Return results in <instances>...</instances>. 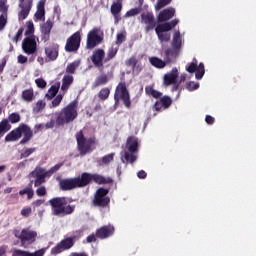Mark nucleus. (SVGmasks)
Returning <instances> with one entry per match:
<instances>
[{"label": "nucleus", "mask_w": 256, "mask_h": 256, "mask_svg": "<svg viewBox=\"0 0 256 256\" xmlns=\"http://www.w3.org/2000/svg\"><path fill=\"white\" fill-rule=\"evenodd\" d=\"M137 151H139V140L135 137L128 138L126 147L120 154L122 163H135Z\"/></svg>", "instance_id": "nucleus-1"}, {"label": "nucleus", "mask_w": 256, "mask_h": 256, "mask_svg": "<svg viewBox=\"0 0 256 256\" xmlns=\"http://www.w3.org/2000/svg\"><path fill=\"white\" fill-rule=\"evenodd\" d=\"M75 119H77V101L74 100L61 110L56 123L58 125H65V123H71Z\"/></svg>", "instance_id": "nucleus-2"}, {"label": "nucleus", "mask_w": 256, "mask_h": 256, "mask_svg": "<svg viewBox=\"0 0 256 256\" xmlns=\"http://www.w3.org/2000/svg\"><path fill=\"white\" fill-rule=\"evenodd\" d=\"M49 203L52 206L53 215H58L59 217L71 215L75 211V206L67 205L65 198H54Z\"/></svg>", "instance_id": "nucleus-3"}, {"label": "nucleus", "mask_w": 256, "mask_h": 256, "mask_svg": "<svg viewBox=\"0 0 256 256\" xmlns=\"http://www.w3.org/2000/svg\"><path fill=\"white\" fill-rule=\"evenodd\" d=\"M23 135V139L21 140V143H27L32 137L33 132H31V128L27 127L26 125H22L18 127L16 130H13L10 132L5 140L6 141H18V139H21V136Z\"/></svg>", "instance_id": "nucleus-4"}, {"label": "nucleus", "mask_w": 256, "mask_h": 256, "mask_svg": "<svg viewBox=\"0 0 256 256\" xmlns=\"http://www.w3.org/2000/svg\"><path fill=\"white\" fill-rule=\"evenodd\" d=\"M177 23H179V20L175 19L171 22L160 24L155 28L156 35L161 43H167L171 39L169 31H171Z\"/></svg>", "instance_id": "nucleus-5"}, {"label": "nucleus", "mask_w": 256, "mask_h": 256, "mask_svg": "<svg viewBox=\"0 0 256 256\" xmlns=\"http://www.w3.org/2000/svg\"><path fill=\"white\" fill-rule=\"evenodd\" d=\"M88 179L87 176H84L83 174L81 176H78L76 178H70V179H64L60 181V189L63 191H70V189H76V187H85L86 180Z\"/></svg>", "instance_id": "nucleus-6"}, {"label": "nucleus", "mask_w": 256, "mask_h": 256, "mask_svg": "<svg viewBox=\"0 0 256 256\" xmlns=\"http://www.w3.org/2000/svg\"><path fill=\"white\" fill-rule=\"evenodd\" d=\"M103 41V31L100 28H94L88 32L86 47L95 49Z\"/></svg>", "instance_id": "nucleus-7"}, {"label": "nucleus", "mask_w": 256, "mask_h": 256, "mask_svg": "<svg viewBox=\"0 0 256 256\" xmlns=\"http://www.w3.org/2000/svg\"><path fill=\"white\" fill-rule=\"evenodd\" d=\"M181 45H183V38L181 37V33L179 31L174 33L172 47L173 50L166 51V57L168 61L171 59H175L179 55V50L181 49Z\"/></svg>", "instance_id": "nucleus-8"}, {"label": "nucleus", "mask_w": 256, "mask_h": 256, "mask_svg": "<svg viewBox=\"0 0 256 256\" xmlns=\"http://www.w3.org/2000/svg\"><path fill=\"white\" fill-rule=\"evenodd\" d=\"M16 237L20 239L22 247H29V245L35 243L37 239V232L26 228L23 229L20 234H16Z\"/></svg>", "instance_id": "nucleus-9"}, {"label": "nucleus", "mask_w": 256, "mask_h": 256, "mask_svg": "<svg viewBox=\"0 0 256 256\" xmlns=\"http://www.w3.org/2000/svg\"><path fill=\"white\" fill-rule=\"evenodd\" d=\"M114 99L116 103H119V101H123L125 107H131V101L129 100V92L127 91V86H125V83H119Z\"/></svg>", "instance_id": "nucleus-10"}, {"label": "nucleus", "mask_w": 256, "mask_h": 256, "mask_svg": "<svg viewBox=\"0 0 256 256\" xmlns=\"http://www.w3.org/2000/svg\"><path fill=\"white\" fill-rule=\"evenodd\" d=\"M76 139L78 143V149L81 155H87L91 151V147H93V139H85L83 136V132H78L76 134Z\"/></svg>", "instance_id": "nucleus-11"}, {"label": "nucleus", "mask_w": 256, "mask_h": 256, "mask_svg": "<svg viewBox=\"0 0 256 256\" xmlns=\"http://www.w3.org/2000/svg\"><path fill=\"white\" fill-rule=\"evenodd\" d=\"M81 45V32H75L70 38L67 39L65 50L68 53L77 51Z\"/></svg>", "instance_id": "nucleus-12"}, {"label": "nucleus", "mask_w": 256, "mask_h": 256, "mask_svg": "<svg viewBox=\"0 0 256 256\" xmlns=\"http://www.w3.org/2000/svg\"><path fill=\"white\" fill-rule=\"evenodd\" d=\"M22 49L26 55H33L37 51V38L35 36L26 37L23 40Z\"/></svg>", "instance_id": "nucleus-13"}, {"label": "nucleus", "mask_w": 256, "mask_h": 256, "mask_svg": "<svg viewBox=\"0 0 256 256\" xmlns=\"http://www.w3.org/2000/svg\"><path fill=\"white\" fill-rule=\"evenodd\" d=\"M109 190L100 188L96 191L94 198V205L98 207H105V205H109L110 199L107 197Z\"/></svg>", "instance_id": "nucleus-14"}, {"label": "nucleus", "mask_w": 256, "mask_h": 256, "mask_svg": "<svg viewBox=\"0 0 256 256\" xmlns=\"http://www.w3.org/2000/svg\"><path fill=\"white\" fill-rule=\"evenodd\" d=\"M19 7L21 11L18 14L19 21H25L29 17L31 7H33V0H19Z\"/></svg>", "instance_id": "nucleus-15"}, {"label": "nucleus", "mask_w": 256, "mask_h": 256, "mask_svg": "<svg viewBox=\"0 0 256 256\" xmlns=\"http://www.w3.org/2000/svg\"><path fill=\"white\" fill-rule=\"evenodd\" d=\"M71 247H73V239L66 238L52 248L51 254L59 255V253H63V251H67V249H71Z\"/></svg>", "instance_id": "nucleus-16"}, {"label": "nucleus", "mask_w": 256, "mask_h": 256, "mask_svg": "<svg viewBox=\"0 0 256 256\" xmlns=\"http://www.w3.org/2000/svg\"><path fill=\"white\" fill-rule=\"evenodd\" d=\"M30 177H35L34 185L39 187L42 183H45V177H49L47 171L43 168H36L30 173Z\"/></svg>", "instance_id": "nucleus-17"}, {"label": "nucleus", "mask_w": 256, "mask_h": 256, "mask_svg": "<svg viewBox=\"0 0 256 256\" xmlns=\"http://www.w3.org/2000/svg\"><path fill=\"white\" fill-rule=\"evenodd\" d=\"M141 21L146 25L145 31L146 33H149V31H153L155 29V18L153 16V13L148 12L141 15Z\"/></svg>", "instance_id": "nucleus-18"}, {"label": "nucleus", "mask_w": 256, "mask_h": 256, "mask_svg": "<svg viewBox=\"0 0 256 256\" xmlns=\"http://www.w3.org/2000/svg\"><path fill=\"white\" fill-rule=\"evenodd\" d=\"M193 73L197 81H201V79L205 77V64H203V62L198 64L197 59L195 58L193 59Z\"/></svg>", "instance_id": "nucleus-19"}, {"label": "nucleus", "mask_w": 256, "mask_h": 256, "mask_svg": "<svg viewBox=\"0 0 256 256\" xmlns=\"http://www.w3.org/2000/svg\"><path fill=\"white\" fill-rule=\"evenodd\" d=\"M171 103H173V101L168 96H164L156 101L154 109L155 111H164V109H168L171 106Z\"/></svg>", "instance_id": "nucleus-20"}, {"label": "nucleus", "mask_w": 256, "mask_h": 256, "mask_svg": "<svg viewBox=\"0 0 256 256\" xmlns=\"http://www.w3.org/2000/svg\"><path fill=\"white\" fill-rule=\"evenodd\" d=\"M177 77H179V70L173 68L170 73L164 75V85H175L177 83Z\"/></svg>", "instance_id": "nucleus-21"}, {"label": "nucleus", "mask_w": 256, "mask_h": 256, "mask_svg": "<svg viewBox=\"0 0 256 256\" xmlns=\"http://www.w3.org/2000/svg\"><path fill=\"white\" fill-rule=\"evenodd\" d=\"M45 20V0H40L37 3V11L34 14V21H44Z\"/></svg>", "instance_id": "nucleus-22"}, {"label": "nucleus", "mask_w": 256, "mask_h": 256, "mask_svg": "<svg viewBox=\"0 0 256 256\" xmlns=\"http://www.w3.org/2000/svg\"><path fill=\"white\" fill-rule=\"evenodd\" d=\"M173 17H175V9L168 8L159 13L158 21L159 23H165V21H169V19H173Z\"/></svg>", "instance_id": "nucleus-23"}, {"label": "nucleus", "mask_w": 256, "mask_h": 256, "mask_svg": "<svg viewBox=\"0 0 256 256\" xmlns=\"http://www.w3.org/2000/svg\"><path fill=\"white\" fill-rule=\"evenodd\" d=\"M114 231L115 228L113 226H104L97 231L96 235L100 239H107V237L113 235Z\"/></svg>", "instance_id": "nucleus-24"}, {"label": "nucleus", "mask_w": 256, "mask_h": 256, "mask_svg": "<svg viewBox=\"0 0 256 256\" xmlns=\"http://www.w3.org/2000/svg\"><path fill=\"white\" fill-rule=\"evenodd\" d=\"M83 179L85 180V177H88L86 180L85 186L89 185L91 181H94L95 183H98L101 185L102 183H105V178L103 176L97 175V174H89V173H83L82 174Z\"/></svg>", "instance_id": "nucleus-25"}, {"label": "nucleus", "mask_w": 256, "mask_h": 256, "mask_svg": "<svg viewBox=\"0 0 256 256\" xmlns=\"http://www.w3.org/2000/svg\"><path fill=\"white\" fill-rule=\"evenodd\" d=\"M45 255V249H40L34 253L29 251H23L19 249H15L12 251V256H43Z\"/></svg>", "instance_id": "nucleus-26"}, {"label": "nucleus", "mask_w": 256, "mask_h": 256, "mask_svg": "<svg viewBox=\"0 0 256 256\" xmlns=\"http://www.w3.org/2000/svg\"><path fill=\"white\" fill-rule=\"evenodd\" d=\"M171 60L172 59L169 60L167 58V61L165 62L161 58H157V57L149 58V61H150L151 65L153 67H156V69H163V68H165V65H167V63H170Z\"/></svg>", "instance_id": "nucleus-27"}, {"label": "nucleus", "mask_w": 256, "mask_h": 256, "mask_svg": "<svg viewBox=\"0 0 256 256\" xmlns=\"http://www.w3.org/2000/svg\"><path fill=\"white\" fill-rule=\"evenodd\" d=\"M45 54L49 61H55L59 55V51L57 50V46H50L45 49Z\"/></svg>", "instance_id": "nucleus-28"}, {"label": "nucleus", "mask_w": 256, "mask_h": 256, "mask_svg": "<svg viewBox=\"0 0 256 256\" xmlns=\"http://www.w3.org/2000/svg\"><path fill=\"white\" fill-rule=\"evenodd\" d=\"M104 57L105 52L103 50H96L92 58L94 65H97V67H101V65H103Z\"/></svg>", "instance_id": "nucleus-29"}, {"label": "nucleus", "mask_w": 256, "mask_h": 256, "mask_svg": "<svg viewBox=\"0 0 256 256\" xmlns=\"http://www.w3.org/2000/svg\"><path fill=\"white\" fill-rule=\"evenodd\" d=\"M72 83H73V76L69 75V74L64 75V77L62 79L61 91H63V93H65L67 91V89H69V87Z\"/></svg>", "instance_id": "nucleus-30"}, {"label": "nucleus", "mask_w": 256, "mask_h": 256, "mask_svg": "<svg viewBox=\"0 0 256 256\" xmlns=\"http://www.w3.org/2000/svg\"><path fill=\"white\" fill-rule=\"evenodd\" d=\"M22 99L24 101H27L28 103H31L35 99V92H33V89H26L22 92Z\"/></svg>", "instance_id": "nucleus-31"}, {"label": "nucleus", "mask_w": 256, "mask_h": 256, "mask_svg": "<svg viewBox=\"0 0 256 256\" xmlns=\"http://www.w3.org/2000/svg\"><path fill=\"white\" fill-rule=\"evenodd\" d=\"M52 29L53 22L51 20H47L46 23L41 25V33H43V35H49Z\"/></svg>", "instance_id": "nucleus-32"}, {"label": "nucleus", "mask_w": 256, "mask_h": 256, "mask_svg": "<svg viewBox=\"0 0 256 256\" xmlns=\"http://www.w3.org/2000/svg\"><path fill=\"white\" fill-rule=\"evenodd\" d=\"M35 26L33 25V21H28L26 23L25 36L26 37H35Z\"/></svg>", "instance_id": "nucleus-33"}, {"label": "nucleus", "mask_w": 256, "mask_h": 256, "mask_svg": "<svg viewBox=\"0 0 256 256\" xmlns=\"http://www.w3.org/2000/svg\"><path fill=\"white\" fill-rule=\"evenodd\" d=\"M59 87H60L59 83L52 85L51 88L48 90L46 97L48 99H53V97H55L57 95V93L59 92Z\"/></svg>", "instance_id": "nucleus-34"}, {"label": "nucleus", "mask_w": 256, "mask_h": 256, "mask_svg": "<svg viewBox=\"0 0 256 256\" xmlns=\"http://www.w3.org/2000/svg\"><path fill=\"white\" fill-rule=\"evenodd\" d=\"M9 129H11V125H9V121L2 120L0 122V137H3V135H5L7 131H9Z\"/></svg>", "instance_id": "nucleus-35"}, {"label": "nucleus", "mask_w": 256, "mask_h": 256, "mask_svg": "<svg viewBox=\"0 0 256 256\" xmlns=\"http://www.w3.org/2000/svg\"><path fill=\"white\" fill-rule=\"evenodd\" d=\"M46 105L47 103L45 102V100H39L33 107V113H41V111L45 109Z\"/></svg>", "instance_id": "nucleus-36"}, {"label": "nucleus", "mask_w": 256, "mask_h": 256, "mask_svg": "<svg viewBox=\"0 0 256 256\" xmlns=\"http://www.w3.org/2000/svg\"><path fill=\"white\" fill-rule=\"evenodd\" d=\"M146 93H147V95H151L155 99L161 97V94L159 93V91L153 89V87H151V86L146 87Z\"/></svg>", "instance_id": "nucleus-37"}, {"label": "nucleus", "mask_w": 256, "mask_h": 256, "mask_svg": "<svg viewBox=\"0 0 256 256\" xmlns=\"http://www.w3.org/2000/svg\"><path fill=\"white\" fill-rule=\"evenodd\" d=\"M79 65H80L79 60L72 62L67 66L66 73H75V70L77 69V67H79Z\"/></svg>", "instance_id": "nucleus-38"}, {"label": "nucleus", "mask_w": 256, "mask_h": 256, "mask_svg": "<svg viewBox=\"0 0 256 256\" xmlns=\"http://www.w3.org/2000/svg\"><path fill=\"white\" fill-rule=\"evenodd\" d=\"M121 9H122V6H121V3H114L112 6H111V13L112 15H119V13H121Z\"/></svg>", "instance_id": "nucleus-39"}, {"label": "nucleus", "mask_w": 256, "mask_h": 256, "mask_svg": "<svg viewBox=\"0 0 256 256\" xmlns=\"http://www.w3.org/2000/svg\"><path fill=\"white\" fill-rule=\"evenodd\" d=\"M171 3V0H158L155 8L156 11H159V9H163V7L169 5Z\"/></svg>", "instance_id": "nucleus-40"}, {"label": "nucleus", "mask_w": 256, "mask_h": 256, "mask_svg": "<svg viewBox=\"0 0 256 256\" xmlns=\"http://www.w3.org/2000/svg\"><path fill=\"white\" fill-rule=\"evenodd\" d=\"M65 95V93L63 92V94H58L55 99L52 101V107H59V105L61 104V101H63V96Z\"/></svg>", "instance_id": "nucleus-41"}, {"label": "nucleus", "mask_w": 256, "mask_h": 256, "mask_svg": "<svg viewBox=\"0 0 256 256\" xmlns=\"http://www.w3.org/2000/svg\"><path fill=\"white\" fill-rule=\"evenodd\" d=\"M109 93H111V91L108 88H103L99 92V98L102 99V100L108 99L109 98Z\"/></svg>", "instance_id": "nucleus-42"}, {"label": "nucleus", "mask_w": 256, "mask_h": 256, "mask_svg": "<svg viewBox=\"0 0 256 256\" xmlns=\"http://www.w3.org/2000/svg\"><path fill=\"white\" fill-rule=\"evenodd\" d=\"M114 157H115V153L108 154L102 158V163L104 165H109V163L113 161Z\"/></svg>", "instance_id": "nucleus-43"}, {"label": "nucleus", "mask_w": 256, "mask_h": 256, "mask_svg": "<svg viewBox=\"0 0 256 256\" xmlns=\"http://www.w3.org/2000/svg\"><path fill=\"white\" fill-rule=\"evenodd\" d=\"M32 153H35V148H28L25 149L20 156V159H25L27 157H29L30 155H32Z\"/></svg>", "instance_id": "nucleus-44"}, {"label": "nucleus", "mask_w": 256, "mask_h": 256, "mask_svg": "<svg viewBox=\"0 0 256 256\" xmlns=\"http://www.w3.org/2000/svg\"><path fill=\"white\" fill-rule=\"evenodd\" d=\"M35 83L39 89H45V87H47V82L43 78L36 79Z\"/></svg>", "instance_id": "nucleus-45"}, {"label": "nucleus", "mask_w": 256, "mask_h": 256, "mask_svg": "<svg viewBox=\"0 0 256 256\" xmlns=\"http://www.w3.org/2000/svg\"><path fill=\"white\" fill-rule=\"evenodd\" d=\"M9 121L10 123H19V121H21V116H19L17 113H12L9 116Z\"/></svg>", "instance_id": "nucleus-46"}, {"label": "nucleus", "mask_w": 256, "mask_h": 256, "mask_svg": "<svg viewBox=\"0 0 256 256\" xmlns=\"http://www.w3.org/2000/svg\"><path fill=\"white\" fill-rule=\"evenodd\" d=\"M105 83H107V76L105 75L98 77L95 81L96 86L105 85Z\"/></svg>", "instance_id": "nucleus-47"}, {"label": "nucleus", "mask_w": 256, "mask_h": 256, "mask_svg": "<svg viewBox=\"0 0 256 256\" xmlns=\"http://www.w3.org/2000/svg\"><path fill=\"white\" fill-rule=\"evenodd\" d=\"M135 15H139V9L138 8H133L126 12L125 17H135Z\"/></svg>", "instance_id": "nucleus-48"}, {"label": "nucleus", "mask_w": 256, "mask_h": 256, "mask_svg": "<svg viewBox=\"0 0 256 256\" xmlns=\"http://www.w3.org/2000/svg\"><path fill=\"white\" fill-rule=\"evenodd\" d=\"M123 41H125V32H120L117 34L116 44L121 45V43H123Z\"/></svg>", "instance_id": "nucleus-49"}, {"label": "nucleus", "mask_w": 256, "mask_h": 256, "mask_svg": "<svg viewBox=\"0 0 256 256\" xmlns=\"http://www.w3.org/2000/svg\"><path fill=\"white\" fill-rule=\"evenodd\" d=\"M59 169H61V164H56L54 167H52L50 170L46 171V173L48 174L49 177H51V175L53 173H55L56 171H59Z\"/></svg>", "instance_id": "nucleus-50"}, {"label": "nucleus", "mask_w": 256, "mask_h": 256, "mask_svg": "<svg viewBox=\"0 0 256 256\" xmlns=\"http://www.w3.org/2000/svg\"><path fill=\"white\" fill-rule=\"evenodd\" d=\"M22 217H29L31 215V207H25L21 210Z\"/></svg>", "instance_id": "nucleus-51"}, {"label": "nucleus", "mask_w": 256, "mask_h": 256, "mask_svg": "<svg viewBox=\"0 0 256 256\" xmlns=\"http://www.w3.org/2000/svg\"><path fill=\"white\" fill-rule=\"evenodd\" d=\"M5 25H7V16L1 15L0 16V31L4 29Z\"/></svg>", "instance_id": "nucleus-52"}, {"label": "nucleus", "mask_w": 256, "mask_h": 256, "mask_svg": "<svg viewBox=\"0 0 256 256\" xmlns=\"http://www.w3.org/2000/svg\"><path fill=\"white\" fill-rule=\"evenodd\" d=\"M21 37H23V29H19L18 32L16 33V35L12 38V40L17 43V41H19V39H21Z\"/></svg>", "instance_id": "nucleus-53"}, {"label": "nucleus", "mask_w": 256, "mask_h": 256, "mask_svg": "<svg viewBox=\"0 0 256 256\" xmlns=\"http://www.w3.org/2000/svg\"><path fill=\"white\" fill-rule=\"evenodd\" d=\"M0 11H7V0H0Z\"/></svg>", "instance_id": "nucleus-54"}, {"label": "nucleus", "mask_w": 256, "mask_h": 256, "mask_svg": "<svg viewBox=\"0 0 256 256\" xmlns=\"http://www.w3.org/2000/svg\"><path fill=\"white\" fill-rule=\"evenodd\" d=\"M47 193V190L45 189V187H40L36 190V194L39 197H43V195H45Z\"/></svg>", "instance_id": "nucleus-55"}, {"label": "nucleus", "mask_w": 256, "mask_h": 256, "mask_svg": "<svg viewBox=\"0 0 256 256\" xmlns=\"http://www.w3.org/2000/svg\"><path fill=\"white\" fill-rule=\"evenodd\" d=\"M115 55H117V48H111L108 51V58L113 59V57H115Z\"/></svg>", "instance_id": "nucleus-56"}, {"label": "nucleus", "mask_w": 256, "mask_h": 256, "mask_svg": "<svg viewBox=\"0 0 256 256\" xmlns=\"http://www.w3.org/2000/svg\"><path fill=\"white\" fill-rule=\"evenodd\" d=\"M205 121L208 125H213V123H215V118L211 115H206Z\"/></svg>", "instance_id": "nucleus-57"}, {"label": "nucleus", "mask_w": 256, "mask_h": 256, "mask_svg": "<svg viewBox=\"0 0 256 256\" xmlns=\"http://www.w3.org/2000/svg\"><path fill=\"white\" fill-rule=\"evenodd\" d=\"M126 63L127 65H130V67H135L137 65V59L132 57Z\"/></svg>", "instance_id": "nucleus-58"}, {"label": "nucleus", "mask_w": 256, "mask_h": 256, "mask_svg": "<svg viewBox=\"0 0 256 256\" xmlns=\"http://www.w3.org/2000/svg\"><path fill=\"white\" fill-rule=\"evenodd\" d=\"M27 62V57L24 55L18 56V63H21V65L25 64Z\"/></svg>", "instance_id": "nucleus-59"}, {"label": "nucleus", "mask_w": 256, "mask_h": 256, "mask_svg": "<svg viewBox=\"0 0 256 256\" xmlns=\"http://www.w3.org/2000/svg\"><path fill=\"white\" fill-rule=\"evenodd\" d=\"M137 175L139 179H145L147 177V173L143 170L139 171Z\"/></svg>", "instance_id": "nucleus-60"}, {"label": "nucleus", "mask_w": 256, "mask_h": 256, "mask_svg": "<svg viewBox=\"0 0 256 256\" xmlns=\"http://www.w3.org/2000/svg\"><path fill=\"white\" fill-rule=\"evenodd\" d=\"M55 126V120H51L50 122L46 123V129H53Z\"/></svg>", "instance_id": "nucleus-61"}, {"label": "nucleus", "mask_w": 256, "mask_h": 256, "mask_svg": "<svg viewBox=\"0 0 256 256\" xmlns=\"http://www.w3.org/2000/svg\"><path fill=\"white\" fill-rule=\"evenodd\" d=\"M43 203H45V201L43 200H36L33 202L34 207H41V205H43Z\"/></svg>", "instance_id": "nucleus-62"}, {"label": "nucleus", "mask_w": 256, "mask_h": 256, "mask_svg": "<svg viewBox=\"0 0 256 256\" xmlns=\"http://www.w3.org/2000/svg\"><path fill=\"white\" fill-rule=\"evenodd\" d=\"M31 188L27 187L25 189H22L19 191V195H27L28 191L30 190Z\"/></svg>", "instance_id": "nucleus-63"}, {"label": "nucleus", "mask_w": 256, "mask_h": 256, "mask_svg": "<svg viewBox=\"0 0 256 256\" xmlns=\"http://www.w3.org/2000/svg\"><path fill=\"white\" fill-rule=\"evenodd\" d=\"M26 195L28 196V199H33V195H34L33 189L30 188V190H28Z\"/></svg>", "instance_id": "nucleus-64"}]
</instances>
